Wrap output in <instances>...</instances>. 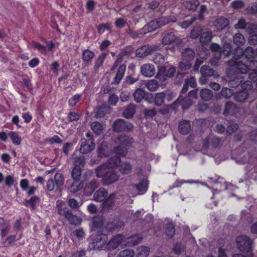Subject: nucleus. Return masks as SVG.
Segmentation results:
<instances>
[{
    "instance_id": "1",
    "label": "nucleus",
    "mask_w": 257,
    "mask_h": 257,
    "mask_svg": "<svg viewBox=\"0 0 257 257\" xmlns=\"http://www.w3.org/2000/svg\"><path fill=\"white\" fill-rule=\"evenodd\" d=\"M234 58L228 61L227 65L242 74H246L247 70L250 68L251 62L257 61L255 60V51L251 47L246 48L244 51H241L240 55L235 56Z\"/></svg>"
},
{
    "instance_id": "42",
    "label": "nucleus",
    "mask_w": 257,
    "mask_h": 257,
    "mask_svg": "<svg viewBox=\"0 0 257 257\" xmlns=\"http://www.w3.org/2000/svg\"><path fill=\"white\" fill-rule=\"evenodd\" d=\"M8 136L12 141L13 143L15 146H19L22 142L21 137L18 134V132L10 131L8 133Z\"/></svg>"
},
{
    "instance_id": "24",
    "label": "nucleus",
    "mask_w": 257,
    "mask_h": 257,
    "mask_svg": "<svg viewBox=\"0 0 257 257\" xmlns=\"http://www.w3.org/2000/svg\"><path fill=\"white\" fill-rule=\"evenodd\" d=\"M196 53L195 51L190 48H187L183 50L181 53L183 61L190 62L195 58Z\"/></svg>"
},
{
    "instance_id": "25",
    "label": "nucleus",
    "mask_w": 257,
    "mask_h": 257,
    "mask_svg": "<svg viewBox=\"0 0 257 257\" xmlns=\"http://www.w3.org/2000/svg\"><path fill=\"white\" fill-rule=\"evenodd\" d=\"M126 70V65L121 64L118 68L115 76L113 78L112 83L118 85L120 83L122 78L124 76Z\"/></svg>"
},
{
    "instance_id": "39",
    "label": "nucleus",
    "mask_w": 257,
    "mask_h": 257,
    "mask_svg": "<svg viewBox=\"0 0 257 257\" xmlns=\"http://www.w3.org/2000/svg\"><path fill=\"white\" fill-rule=\"evenodd\" d=\"M121 222L118 220H114L107 222L105 226V229L109 232H113L120 228Z\"/></svg>"
},
{
    "instance_id": "63",
    "label": "nucleus",
    "mask_w": 257,
    "mask_h": 257,
    "mask_svg": "<svg viewBox=\"0 0 257 257\" xmlns=\"http://www.w3.org/2000/svg\"><path fill=\"white\" fill-rule=\"evenodd\" d=\"M246 28V31L250 35L257 33V25L253 23H248Z\"/></svg>"
},
{
    "instance_id": "46",
    "label": "nucleus",
    "mask_w": 257,
    "mask_h": 257,
    "mask_svg": "<svg viewBox=\"0 0 257 257\" xmlns=\"http://www.w3.org/2000/svg\"><path fill=\"white\" fill-rule=\"evenodd\" d=\"M165 234L169 238H172L175 233L174 224L172 223H168L166 224L165 227Z\"/></svg>"
},
{
    "instance_id": "6",
    "label": "nucleus",
    "mask_w": 257,
    "mask_h": 257,
    "mask_svg": "<svg viewBox=\"0 0 257 257\" xmlns=\"http://www.w3.org/2000/svg\"><path fill=\"white\" fill-rule=\"evenodd\" d=\"M82 170L78 168L73 167L71 171V177L73 182L68 189L71 192L76 193L81 190L84 183L81 180Z\"/></svg>"
},
{
    "instance_id": "60",
    "label": "nucleus",
    "mask_w": 257,
    "mask_h": 257,
    "mask_svg": "<svg viewBox=\"0 0 257 257\" xmlns=\"http://www.w3.org/2000/svg\"><path fill=\"white\" fill-rule=\"evenodd\" d=\"M135 252L132 249H126L119 252L117 257H134Z\"/></svg>"
},
{
    "instance_id": "64",
    "label": "nucleus",
    "mask_w": 257,
    "mask_h": 257,
    "mask_svg": "<svg viewBox=\"0 0 257 257\" xmlns=\"http://www.w3.org/2000/svg\"><path fill=\"white\" fill-rule=\"evenodd\" d=\"M249 71H251L248 75V79L251 82L257 83V69L253 70L252 69H248L246 73L248 72Z\"/></svg>"
},
{
    "instance_id": "4",
    "label": "nucleus",
    "mask_w": 257,
    "mask_h": 257,
    "mask_svg": "<svg viewBox=\"0 0 257 257\" xmlns=\"http://www.w3.org/2000/svg\"><path fill=\"white\" fill-rule=\"evenodd\" d=\"M177 19L172 16L160 17L154 21H151L148 25H145L143 27L144 33L152 32L170 23H175Z\"/></svg>"
},
{
    "instance_id": "32",
    "label": "nucleus",
    "mask_w": 257,
    "mask_h": 257,
    "mask_svg": "<svg viewBox=\"0 0 257 257\" xmlns=\"http://www.w3.org/2000/svg\"><path fill=\"white\" fill-rule=\"evenodd\" d=\"M95 56L94 52L86 49L82 52V59L86 64H89Z\"/></svg>"
},
{
    "instance_id": "58",
    "label": "nucleus",
    "mask_w": 257,
    "mask_h": 257,
    "mask_svg": "<svg viewBox=\"0 0 257 257\" xmlns=\"http://www.w3.org/2000/svg\"><path fill=\"white\" fill-rule=\"evenodd\" d=\"M185 249V246L179 242H176L173 247V252L177 255H179Z\"/></svg>"
},
{
    "instance_id": "17",
    "label": "nucleus",
    "mask_w": 257,
    "mask_h": 257,
    "mask_svg": "<svg viewBox=\"0 0 257 257\" xmlns=\"http://www.w3.org/2000/svg\"><path fill=\"white\" fill-rule=\"evenodd\" d=\"M157 50L156 46L149 45H144L136 50V56L137 57L144 58L155 52Z\"/></svg>"
},
{
    "instance_id": "28",
    "label": "nucleus",
    "mask_w": 257,
    "mask_h": 257,
    "mask_svg": "<svg viewBox=\"0 0 257 257\" xmlns=\"http://www.w3.org/2000/svg\"><path fill=\"white\" fill-rule=\"evenodd\" d=\"M121 161L120 157L115 155L114 156L110 157L107 161L106 164L104 165L106 168L109 169L114 168H117Z\"/></svg>"
},
{
    "instance_id": "11",
    "label": "nucleus",
    "mask_w": 257,
    "mask_h": 257,
    "mask_svg": "<svg viewBox=\"0 0 257 257\" xmlns=\"http://www.w3.org/2000/svg\"><path fill=\"white\" fill-rule=\"evenodd\" d=\"M119 246H125V235L118 234L114 235L105 245V249L107 250H113Z\"/></svg>"
},
{
    "instance_id": "10",
    "label": "nucleus",
    "mask_w": 257,
    "mask_h": 257,
    "mask_svg": "<svg viewBox=\"0 0 257 257\" xmlns=\"http://www.w3.org/2000/svg\"><path fill=\"white\" fill-rule=\"evenodd\" d=\"M227 74L230 80L228 81V86L236 88L240 86V83L244 80V77L241 76L242 73H240L236 70H234L232 67L227 70Z\"/></svg>"
},
{
    "instance_id": "41",
    "label": "nucleus",
    "mask_w": 257,
    "mask_h": 257,
    "mask_svg": "<svg viewBox=\"0 0 257 257\" xmlns=\"http://www.w3.org/2000/svg\"><path fill=\"white\" fill-rule=\"evenodd\" d=\"M90 127L94 133L97 136H99L103 133V126L98 121H94L90 124Z\"/></svg>"
},
{
    "instance_id": "13",
    "label": "nucleus",
    "mask_w": 257,
    "mask_h": 257,
    "mask_svg": "<svg viewBox=\"0 0 257 257\" xmlns=\"http://www.w3.org/2000/svg\"><path fill=\"white\" fill-rule=\"evenodd\" d=\"M133 125L123 119H117L112 125L113 130L115 132H130L133 130Z\"/></svg>"
},
{
    "instance_id": "16",
    "label": "nucleus",
    "mask_w": 257,
    "mask_h": 257,
    "mask_svg": "<svg viewBox=\"0 0 257 257\" xmlns=\"http://www.w3.org/2000/svg\"><path fill=\"white\" fill-rule=\"evenodd\" d=\"M117 193H112L107 198L106 197L102 203V210L103 211L111 210L115 206V202H117Z\"/></svg>"
},
{
    "instance_id": "55",
    "label": "nucleus",
    "mask_w": 257,
    "mask_h": 257,
    "mask_svg": "<svg viewBox=\"0 0 257 257\" xmlns=\"http://www.w3.org/2000/svg\"><path fill=\"white\" fill-rule=\"evenodd\" d=\"M85 164V158L84 156L75 157L74 159V167L78 168L82 170Z\"/></svg>"
},
{
    "instance_id": "48",
    "label": "nucleus",
    "mask_w": 257,
    "mask_h": 257,
    "mask_svg": "<svg viewBox=\"0 0 257 257\" xmlns=\"http://www.w3.org/2000/svg\"><path fill=\"white\" fill-rule=\"evenodd\" d=\"M113 152L116 155L120 157V156L125 157L127 154L128 150L126 147L120 145L114 148Z\"/></svg>"
},
{
    "instance_id": "5",
    "label": "nucleus",
    "mask_w": 257,
    "mask_h": 257,
    "mask_svg": "<svg viewBox=\"0 0 257 257\" xmlns=\"http://www.w3.org/2000/svg\"><path fill=\"white\" fill-rule=\"evenodd\" d=\"M236 246L238 250L244 254L252 253L253 241L248 236L240 235L236 238Z\"/></svg>"
},
{
    "instance_id": "47",
    "label": "nucleus",
    "mask_w": 257,
    "mask_h": 257,
    "mask_svg": "<svg viewBox=\"0 0 257 257\" xmlns=\"http://www.w3.org/2000/svg\"><path fill=\"white\" fill-rule=\"evenodd\" d=\"M200 96L203 100L205 101H208L212 98L213 93L211 90L205 88L200 90Z\"/></svg>"
},
{
    "instance_id": "52",
    "label": "nucleus",
    "mask_w": 257,
    "mask_h": 257,
    "mask_svg": "<svg viewBox=\"0 0 257 257\" xmlns=\"http://www.w3.org/2000/svg\"><path fill=\"white\" fill-rule=\"evenodd\" d=\"M146 86L150 91H155L158 88L159 84L156 79H151L148 80L146 84Z\"/></svg>"
},
{
    "instance_id": "19",
    "label": "nucleus",
    "mask_w": 257,
    "mask_h": 257,
    "mask_svg": "<svg viewBox=\"0 0 257 257\" xmlns=\"http://www.w3.org/2000/svg\"><path fill=\"white\" fill-rule=\"evenodd\" d=\"M99 183L95 179H93L86 184L84 188V195L89 196L92 194L98 187Z\"/></svg>"
},
{
    "instance_id": "34",
    "label": "nucleus",
    "mask_w": 257,
    "mask_h": 257,
    "mask_svg": "<svg viewBox=\"0 0 257 257\" xmlns=\"http://www.w3.org/2000/svg\"><path fill=\"white\" fill-rule=\"evenodd\" d=\"M108 195V191L103 188L97 190L94 194V199L97 202L103 201Z\"/></svg>"
},
{
    "instance_id": "20",
    "label": "nucleus",
    "mask_w": 257,
    "mask_h": 257,
    "mask_svg": "<svg viewBox=\"0 0 257 257\" xmlns=\"http://www.w3.org/2000/svg\"><path fill=\"white\" fill-rule=\"evenodd\" d=\"M142 239V236L139 233H136L127 237L125 236V246H135L140 242Z\"/></svg>"
},
{
    "instance_id": "22",
    "label": "nucleus",
    "mask_w": 257,
    "mask_h": 257,
    "mask_svg": "<svg viewBox=\"0 0 257 257\" xmlns=\"http://www.w3.org/2000/svg\"><path fill=\"white\" fill-rule=\"evenodd\" d=\"M155 67L152 64H144L141 67V74L145 77H152L155 75Z\"/></svg>"
},
{
    "instance_id": "62",
    "label": "nucleus",
    "mask_w": 257,
    "mask_h": 257,
    "mask_svg": "<svg viewBox=\"0 0 257 257\" xmlns=\"http://www.w3.org/2000/svg\"><path fill=\"white\" fill-rule=\"evenodd\" d=\"M197 20V17H193L190 20L183 21L180 23V26L182 28L187 29L192 25L193 23Z\"/></svg>"
},
{
    "instance_id": "21",
    "label": "nucleus",
    "mask_w": 257,
    "mask_h": 257,
    "mask_svg": "<svg viewBox=\"0 0 257 257\" xmlns=\"http://www.w3.org/2000/svg\"><path fill=\"white\" fill-rule=\"evenodd\" d=\"M192 104V101L188 97H179L177 100L173 104V106H180L182 109H188Z\"/></svg>"
},
{
    "instance_id": "18",
    "label": "nucleus",
    "mask_w": 257,
    "mask_h": 257,
    "mask_svg": "<svg viewBox=\"0 0 257 257\" xmlns=\"http://www.w3.org/2000/svg\"><path fill=\"white\" fill-rule=\"evenodd\" d=\"M239 109L235 104L231 101H228L225 104L222 114L224 116H226L229 115L235 116L239 112Z\"/></svg>"
},
{
    "instance_id": "36",
    "label": "nucleus",
    "mask_w": 257,
    "mask_h": 257,
    "mask_svg": "<svg viewBox=\"0 0 257 257\" xmlns=\"http://www.w3.org/2000/svg\"><path fill=\"white\" fill-rule=\"evenodd\" d=\"M229 25L228 20L224 17L218 18L215 22V26L218 30H222Z\"/></svg>"
},
{
    "instance_id": "37",
    "label": "nucleus",
    "mask_w": 257,
    "mask_h": 257,
    "mask_svg": "<svg viewBox=\"0 0 257 257\" xmlns=\"http://www.w3.org/2000/svg\"><path fill=\"white\" fill-rule=\"evenodd\" d=\"M136 107L133 103L129 104L123 112V116L126 118H132L136 113Z\"/></svg>"
},
{
    "instance_id": "7",
    "label": "nucleus",
    "mask_w": 257,
    "mask_h": 257,
    "mask_svg": "<svg viewBox=\"0 0 257 257\" xmlns=\"http://www.w3.org/2000/svg\"><path fill=\"white\" fill-rule=\"evenodd\" d=\"M108 240L106 234L97 232V234L90 239L89 247L92 249L100 250L105 248Z\"/></svg>"
},
{
    "instance_id": "44",
    "label": "nucleus",
    "mask_w": 257,
    "mask_h": 257,
    "mask_svg": "<svg viewBox=\"0 0 257 257\" xmlns=\"http://www.w3.org/2000/svg\"><path fill=\"white\" fill-rule=\"evenodd\" d=\"M200 73L201 75L205 76L209 78L214 75V70L209 66L204 65L201 67Z\"/></svg>"
},
{
    "instance_id": "50",
    "label": "nucleus",
    "mask_w": 257,
    "mask_h": 257,
    "mask_svg": "<svg viewBox=\"0 0 257 257\" xmlns=\"http://www.w3.org/2000/svg\"><path fill=\"white\" fill-rule=\"evenodd\" d=\"M166 94L164 92H160L156 94L154 99L155 104L157 106H161L165 101Z\"/></svg>"
},
{
    "instance_id": "27",
    "label": "nucleus",
    "mask_w": 257,
    "mask_h": 257,
    "mask_svg": "<svg viewBox=\"0 0 257 257\" xmlns=\"http://www.w3.org/2000/svg\"><path fill=\"white\" fill-rule=\"evenodd\" d=\"M117 168L121 174L128 175L132 172L133 166L127 161H121Z\"/></svg>"
},
{
    "instance_id": "2",
    "label": "nucleus",
    "mask_w": 257,
    "mask_h": 257,
    "mask_svg": "<svg viewBox=\"0 0 257 257\" xmlns=\"http://www.w3.org/2000/svg\"><path fill=\"white\" fill-rule=\"evenodd\" d=\"M56 206L58 214L64 217L70 224L78 225L81 224L82 222L81 219L76 215L74 214L71 209L66 206L64 201L61 200H57Z\"/></svg>"
},
{
    "instance_id": "59",
    "label": "nucleus",
    "mask_w": 257,
    "mask_h": 257,
    "mask_svg": "<svg viewBox=\"0 0 257 257\" xmlns=\"http://www.w3.org/2000/svg\"><path fill=\"white\" fill-rule=\"evenodd\" d=\"M110 24L109 23H102L97 27V32L99 34H102L105 30L111 31Z\"/></svg>"
},
{
    "instance_id": "30",
    "label": "nucleus",
    "mask_w": 257,
    "mask_h": 257,
    "mask_svg": "<svg viewBox=\"0 0 257 257\" xmlns=\"http://www.w3.org/2000/svg\"><path fill=\"white\" fill-rule=\"evenodd\" d=\"M192 67V64L190 62H180L179 64V68L180 69L181 71H178L177 74V78H183L186 72H183L184 70H189Z\"/></svg>"
},
{
    "instance_id": "53",
    "label": "nucleus",
    "mask_w": 257,
    "mask_h": 257,
    "mask_svg": "<svg viewBox=\"0 0 257 257\" xmlns=\"http://www.w3.org/2000/svg\"><path fill=\"white\" fill-rule=\"evenodd\" d=\"M203 31V28L201 26H197L194 27V28L191 30L190 36V37L193 39H196L199 37H200L202 32Z\"/></svg>"
},
{
    "instance_id": "8",
    "label": "nucleus",
    "mask_w": 257,
    "mask_h": 257,
    "mask_svg": "<svg viewBox=\"0 0 257 257\" xmlns=\"http://www.w3.org/2000/svg\"><path fill=\"white\" fill-rule=\"evenodd\" d=\"M64 184V178L59 173L55 174L53 177L50 178L47 182L46 188L49 191L60 190Z\"/></svg>"
},
{
    "instance_id": "35",
    "label": "nucleus",
    "mask_w": 257,
    "mask_h": 257,
    "mask_svg": "<svg viewBox=\"0 0 257 257\" xmlns=\"http://www.w3.org/2000/svg\"><path fill=\"white\" fill-rule=\"evenodd\" d=\"M134 186L138 191L139 195H144L148 190V183L147 180L143 179L139 184H134Z\"/></svg>"
},
{
    "instance_id": "12",
    "label": "nucleus",
    "mask_w": 257,
    "mask_h": 257,
    "mask_svg": "<svg viewBox=\"0 0 257 257\" xmlns=\"http://www.w3.org/2000/svg\"><path fill=\"white\" fill-rule=\"evenodd\" d=\"M176 68L173 66L170 67L168 69L164 66H161L158 68V71L156 78L162 80L164 84L166 83V81L168 78H172L176 73Z\"/></svg>"
},
{
    "instance_id": "3",
    "label": "nucleus",
    "mask_w": 257,
    "mask_h": 257,
    "mask_svg": "<svg viewBox=\"0 0 257 257\" xmlns=\"http://www.w3.org/2000/svg\"><path fill=\"white\" fill-rule=\"evenodd\" d=\"M96 176L98 178H101V181L103 185H109L117 181L119 175L115 171L106 168L104 165H101L95 169Z\"/></svg>"
},
{
    "instance_id": "57",
    "label": "nucleus",
    "mask_w": 257,
    "mask_h": 257,
    "mask_svg": "<svg viewBox=\"0 0 257 257\" xmlns=\"http://www.w3.org/2000/svg\"><path fill=\"white\" fill-rule=\"evenodd\" d=\"M128 55V53L126 51H123L121 53V54H119L117 56V58L116 60L114 61L113 63L111 68V71H114L116 67H117L118 64L121 62V59L122 58L123 56H126Z\"/></svg>"
},
{
    "instance_id": "26",
    "label": "nucleus",
    "mask_w": 257,
    "mask_h": 257,
    "mask_svg": "<svg viewBox=\"0 0 257 257\" xmlns=\"http://www.w3.org/2000/svg\"><path fill=\"white\" fill-rule=\"evenodd\" d=\"M178 131L180 134L183 135L188 134L191 131V124L189 120H182L178 125Z\"/></svg>"
},
{
    "instance_id": "29",
    "label": "nucleus",
    "mask_w": 257,
    "mask_h": 257,
    "mask_svg": "<svg viewBox=\"0 0 257 257\" xmlns=\"http://www.w3.org/2000/svg\"><path fill=\"white\" fill-rule=\"evenodd\" d=\"M39 201L40 198L38 196L35 195L32 196L30 199L24 200L22 204L26 207H30L32 210L35 209L37 205L39 203Z\"/></svg>"
},
{
    "instance_id": "56",
    "label": "nucleus",
    "mask_w": 257,
    "mask_h": 257,
    "mask_svg": "<svg viewBox=\"0 0 257 257\" xmlns=\"http://www.w3.org/2000/svg\"><path fill=\"white\" fill-rule=\"evenodd\" d=\"M165 57L163 54L158 53L154 55L153 61L157 65H162L165 62Z\"/></svg>"
},
{
    "instance_id": "38",
    "label": "nucleus",
    "mask_w": 257,
    "mask_h": 257,
    "mask_svg": "<svg viewBox=\"0 0 257 257\" xmlns=\"http://www.w3.org/2000/svg\"><path fill=\"white\" fill-rule=\"evenodd\" d=\"M176 36L173 32L167 33L163 38L162 42L165 45H169L174 43L176 39Z\"/></svg>"
},
{
    "instance_id": "23",
    "label": "nucleus",
    "mask_w": 257,
    "mask_h": 257,
    "mask_svg": "<svg viewBox=\"0 0 257 257\" xmlns=\"http://www.w3.org/2000/svg\"><path fill=\"white\" fill-rule=\"evenodd\" d=\"M104 218L102 216H97L93 218L92 224L91 225V231H96L98 230L99 232L103 226Z\"/></svg>"
},
{
    "instance_id": "9",
    "label": "nucleus",
    "mask_w": 257,
    "mask_h": 257,
    "mask_svg": "<svg viewBox=\"0 0 257 257\" xmlns=\"http://www.w3.org/2000/svg\"><path fill=\"white\" fill-rule=\"evenodd\" d=\"M87 139L83 138L81 141L80 152L83 154H87L92 151L95 148L94 140L93 135L88 132L86 133Z\"/></svg>"
},
{
    "instance_id": "54",
    "label": "nucleus",
    "mask_w": 257,
    "mask_h": 257,
    "mask_svg": "<svg viewBox=\"0 0 257 257\" xmlns=\"http://www.w3.org/2000/svg\"><path fill=\"white\" fill-rule=\"evenodd\" d=\"M107 54L102 53L99 55L95 62L94 68L97 70L101 67L106 59Z\"/></svg>"
},
{
    "instance_id": "15",
    "label": "nucleus",
    "mask_w": 257,
    "mask_h": 257,
    "mask_svg": "<svg viewBox=\"0 0 257 257\" xmlns=\"http://www.w3.org/2000/svg\"><path fill=\"white\" fill-rule=\"evenodd\" d=\"M46 46L41 44L35 41H32L31 45L32 47L37 50L42 54H46L47 51L51 52L55 47V44L52 41H47Z\"/></svg>"
},
{
    "instance_id": "45",
    "label": "nucleus",
    "mask_w": 257,
    "mask_h": 257,
    "mask_svg": "<svg viewBox=\"0 0 257 257\" xmlns=\"http://www.w3.org/2000/svg\"><path fill=\"white\" fill-rule=\"evenodd\" d=\"M233 42L237 47L242 46L245 43L244 36L241 33H236L233 36Z\"/></svg>"
},
{
    "instance_id": "49",
    "label": "nucleus",
    "mask_w": 257,
    "mask_h": 257,
    "mask_svg": "<svg viewBox=\"0 0 257 257\" xmlns=\"http://www.w3.org/2000/svg\"><path fill=\"white\" fill-rule=\"evenodd\" d=\"M119 139L120 141V145L124 146L127 148L131 145L134 142L133 138L125 135H120Z\"/></svg>"
},
{
    "instance_id": "40",
    "label": "nucleus",
    "mask_w": 257,
    "mask_h": 257,
    "mask_svg": "<svg viewBox=\"0 0 257 257\" xmlns=\"http://www.w3.org/2000/svg\"><path fill=\"white\" fill-rule=\"evenodd\" d=\"M134 100L137 103L141 102L146 96V91L143 88H138L134 92Z\"/></svg>"
},
{
    "instance_id": "61",
    "label": "nucleus",
    "mask_w": 257,
    "mask_h": 257,
    "mask_svg": "<svg viewBox=\"0 0 257 257\" xmlns=\"http://www.w3.org/2000/svg\"><path fill=\"white\" fill-rule=\"evenodd\" d=\"M221 95L225 98H229L231 97L234 93V91L232 89L227 88V87H223L221 92Z\"/></svg>"
},
{
    "instance_id": "43",
    "label": "nucleus",
    "mask_w": 257,
    "mask_h": 257,
    "mask_svg": "<svg viewBox=\"0 0 257 257\" xmlns=\"http://www.w3.org/2000/svg\"><path fill=\"white\" fill-rule=\"evenodd\" d=\"M200 2L198 0H190L185 2L184 6L190 11L195 12L199 6Z\"/></svg>"
},
{
    "instance_id": "14",
    "label": "nucleus",
    "mask_w": 257,
    "mask_h": 257,
    "mask_svg": "<svg viewBox=\"0 0 257 257\" xmlns=\"http://www.w3.org/2000/svg\"><path fill=\"white\" fill-rule=\"evenodd\" d=\"M221 140L219 137L209 135L203 140L202 148L206 150L210 147L217 148L221 145Z\"/></svg>"
},
{
    "instance_id": "33",
    "label": "nucleus",
    "mask_w": 257,
    "mask_h": 257,
    "mask_svg": "<svg viewBox=\"0 0 257 257\" xmlns=\"http://www.w3.org/2000/svg\"><path fill=\"white\" fill-rule=\"evenodd\" d=\"M249 96L248 91L246 90H241L239 91H237L234 93L233 95L234 99L237 102H243L248 98Z\"/></svg>"
},
{
    "instance_id": "31",
    "label": "nucleus",
    "mask_w": 257,
    "mask_h": 257,
    "mask_svg": "<svg viewBox=\"0 0 257 257\" xmlns=\"http://www.w3.org/2000/svg\"><path fill=\"white\" fill-rule=\"evenodd\" d=\"M109 107L106 105L102 104L96 108L95 110V117L97 118H102L107 113H109Z\"/></svg>"
},
{
    "instance_id": "51",
    "label": "nucleus",
    "mask_w": 257,
    "mask_h": 257,
    "mask_svg": "<svg viewBox=\"0 0 257 257\" xmlns=\"http://www.w3.org/2000/svg\"><path fill=\"white\" fill-rule=\"evenodd\" d=\"M212 38V33L211 31L202 32L200 37V41L202 44H205L210 41Z\"/></svg>"
}]
</instances>
